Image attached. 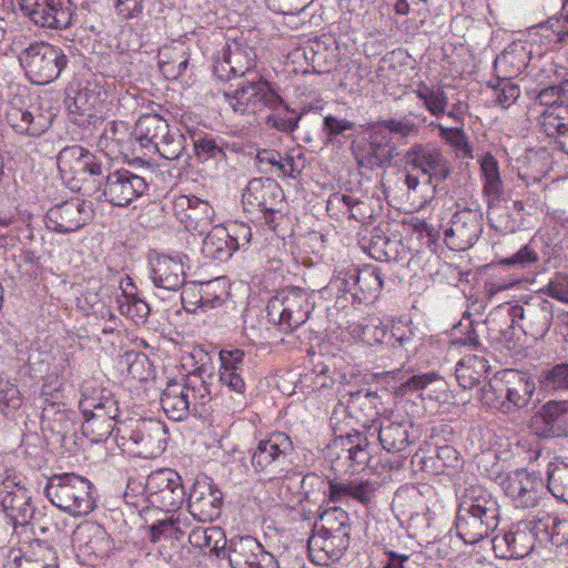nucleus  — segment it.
<instances>
[{
  "instance_id": "f257e3e1",
  "label": "nucleus",
  "mask_w": 568,
  "mask_h": 568,
  "mask_svg": "<svg viewBox=\"0 0 568 568\" xmlns=\"http://www.w3.org/2000/svg\"><path fill=\"white\" fill-rule=\"evenodd\" d=\"M351 521L341 507L326 509L315 523L308 538L312 560L320 566H328L342 558L349 547Z\"/></svg>"
},
{
  "instance_id": "f03ea898",
  "label": "nucleus",
  "mask_w": 568,
  "mask_h": 568,
  "mask_svg": "<svg viewBox=\"0 0 568 568\" xmlns=\"http://www.w3.org/2000/svg\"><path fill=\"white\" fill-rule=\"evenodd\" d=\"M92 483L74 473L52 475L44 495L57 508L74 516H87L95 508Z\"/></svg>"
},
{
  "instance_id": "7ed1b4c3",
  "label": "nucleus",
  "mask_w": 568,
  "mask_h": 568,
  "mask_svg": "<svg viewBox=\"0 0 568 568\" xmlns=\"http://www.w3.org/2000/svg\"><path fill=\"white\" fill-rule=\"evenodd\" d=\"M166 427L159 419H138L120 424L115 440L122 450L141 458L161 455L166 447Z\"/></svg>"
},
{
  "instance_id": "20e7f679",
  "label": "nucleus",
  "mask_w": 568,
  "mask_h": 568,
  "mask_svg": "<svg viewBox=\"0 0 568 568\" xmlns=\"http://www.w3.org/2000/svg\"><path fill=\"white\" fill-rule=\"evenodd\" d=\"M310 294L297 286H287L272 297L266 306L267 318L283 333L302 326L313 311Z\"/></svg>"
},
{
  "instance_id": "39448f33",
  "label": "nucleus",
  "mask_w": 568,
  "mask_h": 568,
  "mask_svg": "<svg viewBox=\"0 0 568 568\" xmlns=\"http://www.w3.org/2000/svg\"><path fill=\"white\" fill-rule=\"evenodd\" d=\"M251 464L256 474L273 479L293 464V442L282 432L272 433L250 450Z\"/></svg>"
},
{
  "instance_id": "423d86ee",
  "label": "nucleus",
  "mask_w": 568,
  "mask_h": 568,
  "mask_svg": "<svg viewBox=\"0 0 568 568\" xmlns=\"http://www.w3.org/2000/svg\"><path fill=\"white\" fill-rule=\"evenodd\" d=\"M67 61L61 48L47 42L31 43L19 54L20 65L27 77L39 85L54 81L65 68Z\"/></svg>"
},
{
  "instance_id": "0eeeda50",
  "label": "nucleus",
  "mask_w": 568,
  "mask_h": 568,
  "mask_svg": "<svg viewBox=\"0 0 568 568\" xmlns=\"http://www.w3.org/2000/svg\"><path fill=\"white\" fill-rule=\"evenodd\" d=\"M329 287L348 293L358 303H373L383 288V274L376 266L365 265L358 268L351 265L335 272Z\"/></svg>"
},
{
  "instance_id": "6e6552de",
  "label": "nucleus",
  "mask_w": 568,
  "mask_h": 568,
  "mask_svg": "<svg viewBox=\"0 0 568 568\" xmlns=\"http://www.w3.org/2000/svg\"><path fill=\"white\" fill-rule=\"evenodd\" d=\"M145 501L162 511H175L185 501L186 491L182 477L171 468L152 471L144 483Z\"/></svg>"
},
{
  "instance_id": "1a4fd4ad",
  "label": "nucleus",
  "mask_w": 568,
  "mask_h": 568,
  "mask_svg": "<svg viewBox=\"0 0 568 568\" xmlns=\"http://www.w3.org/2000/svg\"><path fill=\"white\" fill-rule=\"evenodd\" d=\"M0 507L14 527L29 524L36 511L22 477L12 469L0 474Z\"/></svg>"
},
{
  "instance_id": "9d476101",
  "label": "nucleus",
  "mask_w": 568,
  "mask_h": 568,
  "mask_svg": "<svg viewBox=\"0 0 568 568\" xmlns=\"http://www.w3.org/2000/svg\"><path fill=\"white\" fill-rule=\"evenodd\" d=\"M225 100L240 114H254L266 106L277 109L282 103L280 95L262 79L245 78L236 84L233 91H224Z\"/></svg>"
},
{
  "instance_id": "9b49d317",
  "label": "nucleus",
  "mask_w": 568,
  "mask_h": 568,
  "mask_svg": "<svg viewBox=\"0 0 568 568\" xmlns=\"http://www.w3.org/2000/svg\"><path fill=\"white\" fill-rule=\"evenodd\" d=\"M283 192L272 179L255 178L248 181L242 192V205L250 214H260L264 224L274 229Z\"/></svg>"
},
{
  "instance_id": "f8f14e48",
  "label": "nucleus",
  "mask_w": 568,
  "mask_h": 568,
  "mask_svg": "<svg viewBox=\"0 0 568 568\" xmlns=\"http://www.w3.org/2000/svg\"><path fill=\"white\" fill-rule=\"evenodd\" d=\"M507 313L511 325H517L526 335L542 338L554 320V305L541 296H532L523 303L509 304Z\"/></svg>"
},
{
  "instance_id": "ddd939ff",
  "label": "nucleus",
  "mask_w": 568,
  "mask_h": 568,
  "mask_svg": "<svg viewBox=\"0 0 568 568\" xmlns=\"http://www.w3.org/2000/svg\"><path fill=\"white\" fill-rule=\"evenodd\" d=\"M394 145L387 132L381 125L373 124L365 136L354 140L351 152L359 169L374 171L388 166L394 158Z\"/></svg>"
},
{
  "instance_id": "4468645a",
  "label": "nucleus",
  "mask_w": 568,
  "mask_h": 568,
  "mask_svg": "<svg viewBox=\"0 0 568 568\" xmlns=\"http://www.w3.org/2000/svg\"><path fill=\"white\" fill-rule=\"evenodd\" d=\"M372 435L377 433L381 446L388 453L403 457L409 454V447L419 438V428L412 418L402 413H392L377 420Z\"/></svg>"
},
{
  "instance_id": "2eb2a0df",
  "label": "nucleus",
  "mask_w": 568,
  "mask_h": 568,
  "mask_svg": "<svg viewBox=\"0 0 568 568\" xmlns=\"http://www.w3.org/2000/svg\"><path fill=\"white\" fill-rule=\"evenodd\" d=\"M404 162L412 170L427 176L434 189L450 176V163L440 146L433 142H415L404 154Z\"/></svg>"
},
{
  "instance_id": "dca6fc26",
  "label": "nucleus",
  "mask_w": 568,
  "mask_h": 568,
  "mask_svg": "<svg viewBox=\"0 0 568 568\" xmlns=\"http://www.w3.org/2000/svg\"><path fill=\"white\" fill-rule=\"evenodd\" d=\"M483 213L477 209L457 210L443 227L447 247L456 252L473 247L483 233Z\"/></svg>"
},
{
  "instance_id": "f3484780",
  "label": "nucleus",
  "mask_w": 568,
  "mask_h": 568,
  "mask_svg": "<svg viewBox=\"0 0 568 568\" xmlns=\"http://www.w3.org/2000/svg\"><path fill=\"white\" fill-rule=\"evenodd\" d=\"M24 16L41 28L67 29L74 17L71 0H19Z\"/></svg>"
},
{
  "instance_id": "a211bd4d",
  "label": "nucleus",
  "mask_w": 568,
  "mask_h": 568,
  "mask_svg": "<svg viewBox=\"0 0 568 568\" xmlns=\"http://www.w3.org/2000/svg\"><path fill=\"white\" fill-rule=\"evenodd\" d=\"M225 556L232 568H280L275 556L250 535L231 538Z\"/></svg>"
},
{
  "instance_id": "6ab92c4d",
  "label": "nucleus",
  "mask_w": 568,
  "mask_h": 568,
  "mask_svg": "<svg viewBox=\"0 0 568 568\" xmlns=\"http://www.w3.org/2000/svg\"><path fill=\"white\" fill-rule=\"evenodd\" d=\"M94 210L91 202L71 199L52 206L45 214L47 229L61 234L73 233L82 229L93 219Z\"/></svg>"
},
{
  "instance_id": "aec40b11",
  "label": "nucleus",
  "mask_w": 568,
  "mask_h": 568,
  "mask_svg": "<svg viewBox=\"0 0 568 568\" xmlns=\"http://www.w3.org/2000/svg\"><path fill=\"white\" fill-rule=\"evenodd\" d=\"M256 53L248 44L239 40H227L221 58L214 61L213 72L222 81L232 78L243 79L255 68Z\"/></svg>"
},
{
  "instance_id": "412c9836",
  "label": "nucleus",
  "mask_w": 568,
  "mask_h": 568,
  "mask_svg": "<svg viewBox=\"0 0 568 568\" xmlns=\"http://www.w3.org/2000/svg\"><path fill=\"white\" fill-rule=\"evenodd\" d=\"M149 189L144 178L129 171L115 170L106 175L102 186L105 201L114 206H128Z\"/></svg>"
},
{
  "instance_id": "4be33fe9",
  "label": "nucleus",
  "mask_w": 568,
  "mask_h": 568,
  "mask_svg": "<svg viewBox=\"0 0 568 568\" xmlns=\"http://www.w3.org/2000/svg\"><path fill=\"white\" fill-rule=\"evenodd\" d=\"M500 486L516 508L537 506L542 483L535 474L526 469H516L501 478Z\"/></svg>"
},
{
  "instance_id": "5701e85b",
  "label": "nucleus",
  "mask_w": 568,
  "mask_h": 568,
  "mask_svg": "<svg viewBox=\"0 0 568 568\" xmlns=\"http://www.w3.org/2000/svg\"><path fill=\"white\" fill-rule=\"evenodd\" d=\"M530 428L540 438L568 436V400H549L531 417Z\"/></svg>"
},
{
  "instance_id": "b1692460",
  "label": "nucleus",
  "mask_w": 568,
  "mask_h": 568,
  "mask_svg": "<svg viewBox=\"0 0 568 568\" xmlns=\"http://www.w3.org/2000/svg\"><path fill=\"white\" fill-rule=\"evenodd\" d=\"M491 542L496 556L504 559L525 557L536 546L535 538L523 520L513 524L508 530L498 531Z\"/></svg>"
},
{
  "instance_id": "393cba45",
  "label": "nucleus",
  "mask_w": 568,
  "mask_h": 568,
  "mask_svg": "<svg viewBox=\"0 0 568 568\" xmlns=\"http://www.w3.org/2000/svg\"><path fill=\"white\" fill-rule=\"evenodd\" d=\"M99 95L94 89L77 91L73 98L67 100L69 120L83 130L102 124V102Z\"/></svg>"
},
{
  "instance_id": "a878e982",
  "label": "nucleus",
  "mask_w": 568,
  "mask_h": 568,
  "mask_svg": "<svg viewBox=\"0 0 568 568\" xmlns=\"http://www.w3.org/2000/svg\"><path fill=\"white\" fill-rule=\"evenodd\" d=\"M190 514L201 523H211L222 513L223 494L206 480L194 483L187 499Z\"/></svg>"
},
{
  "instance_id": "bb28decb",
  "label": "nucleus",
  "mask_w": 568,
  "mask_h": 568,
  "mask_svg": "<svg viewBox=\"0 0 568 568\" xmlns=\"http://www.w3.org/2000/svg\"><path fill=\"white\" fill-rule=\"evenodd\" d=\"M173 210L176 219L187 231L203 234L213 222V207L207 201L196 196H179L174 201Z\"/></svg>"
},
{
  "instance_id": "cd10ccee",
  "label": "nucleus",
  "mask_w": 568,
  "mask_h": 568,
  "mask_svg": "<svg viewBox=\"0 0 568 568\" xmlns=\"http://www.w3.org/2000/svg\"><path fill=\"white\" fill-rule=\"evenodd\" d=\"M534 387L528 383L519 382L510 387L501 382L489 383L484 387V400L494 408L509 413L515 408L524 407L529 400Z\"/></svg>"
},
{
  "instance_id": "c85d7f7f",
  "label": "nucleus",
  "mask_w": 568,
  "mask_h": 568,
  "mask_svg": "<svg viewBox=\"0 0 568 568\" xmlns=\"http://www.w3.org/2000/svg\"><path fill=\"white\" fill-rule=\"evenodd\" d=\"M467 509H470L475 515L490 526L494 530L497 529L500 519V506L497 498L487 488L473 485L465 488L458 498Z\"/></svg>"
},
{
  "instance_id": "c756f323",
  "label": "nucleus",
  "mask_w": 568,
  "mask_h": 568,
  "mask_svg": "<svg viewBox=\"0 0 568 568\" xmlns=\"http://www.w3.org/2000/svg\"><path fill=\"white\" fill-rule=\"evenodd\" d=\"M151 280L156 287L178 291L185 282V272L180 255L159 254L150 261Z\"/></svg>"
},
{
  "instance_id": "7c9ffc66",
  "label": "nucleus",
  "mask_w": 568,
  "mask_h": 568,
  "mask_svg": "<svg viewBox=\"0 0 568 568\" xmlns=\"http://www.w3.org/2000/svg\"><path fill=\"white\" fill-rule=\"evenodd\" d=\"M169 130V123L161 115L142 114L132 133L133 151H136L138 144L143 155L151 154L156 149V144L168 135Z\"/></svg>"
},
{
  "instance_id": "2f4dec72",
  "label": "nucleus",
  "mask_w": 568,
  "mask_h": 568,
  "mask_svg": "<svg viewBox=\"0 0 568 568\" xmlns=\"http://www.w3.org/2000/svg\"><path fill=\"white\" fill-rule=\"evenodd\" d=\"M191 395H195V389L191 383L172 381L168 383L161 395V406L166 416L175 422H182L189 417L197 407H191Z\"/></svg>"
},
{
  "instance_id": "473e14b6",
  "label": "nucleus",
  "mask_w": 568,
  "mask_h": 568,
  "mask_svg": "<svg viewBox=\"0 0 568 568\" xmlns=\"http://www.w3.org/2000/svg\"><path fill=\"white\" fill-rule=\"evenodd\" d=\"M7 121L16 133L31 138L42 135L52 123L51 115L42 112L39 106H12L7 112Z\"/></svg>"
},
{
  "instance_id": "72a5a7b5",
  "label": "nucleus",
  "mask_w": 568,
  "mask_h": 568,
  "mask_svg": "<svg viewBox=\"0 0 568 568\" xmlns=\"http://www.w3.org/2000/svg\"><path fill=\"white\" fill-rule=\"evenodd\" d=\"M488 221L490 226L500 233H514L524 224L525 206L521 201L500 203L499 200L487 199Z\"/></svg>"
},
{
  "instance_id": "f704fd0d",
  "label": "nucleus",
  "mask_w": 568,
  "mask_h": 568,
  "mask_svg": "<svg viewBox=\"0 0 568 568\" xmlns=\"http://www.w3.org/2000/svg\"><path fill=\"white\" fill-rule=\"evenodd\" d=\"M530 59V44L514 41L495 59L494 70L498 77L516 78L528 67Z\"/></svg>"
},
{
  "instance_id": "c9c22d12",
  "label": "nucleus",
  "mask_w": 568,
  "mask_h": 568,
  "mask_svg": "<svg viewBox=\"0 0 568 568\" xmlns=\"http://www.w3.org/2000/svg\"><path fill=\"white\" fill-rule=\"evenodd\" d=\"M388 223L372 229L361 240V246L372 258L379 262L396 261L399 255L400 241L387 235Z\"/></svg>"
},
{
  "instance_id": "e433bc0d",
  "label": "nucleus",
  "mask_w": 568,
  "mask_h": 568,
  "mask_svg": "<svg viewBox=\"0 0 568 568\" xmlns=\"http://www.w3.org/2000/svg\"><path fill=\"white\" fill-rule=\"evenodd\" d=\"M455 529L457 536L468 545H475L495 531L462 501L458 503Z\"/></svg>"
},
{
  "instance_id": "4c0bfd02",
  "label": "nucleus",
  "mask_w": 568,
  "mask_h": 568,
  "mask_svg": "<svg viewBox=\"0 0 568 568\" xmlns=\"http://www.w3.org/2000/svg\"><path fill=\"white\" fill-rule=\"evenodd\" d=\"M488 359L481 355H465L455 367V376L465 389H470L487 378Z\"/></svg>"
},
{
  "instance_id": "58836bf2",
  "label": "nucleus",
  "mask_w": 568,
  "mask_h": 568,
  "mask_svg": "<svg viewBox=\"0 0 568 568\" xmlns=\"http://www.w3.org/2000/svg\"><path fill=\"white\" fill-rule=\"evenodd\" d=\"M348 399V407L357 424L366 427L368 422L375 423V417L378 415V407L382 404L381 398L375 392L368 389H358L356 392L346 393Z\"/></svg>"
},
{
  "instance_id": "ea45409f",
  "label": "nucleus",
  "mask_w": 568,
  "mask_h": 568,
  "mask_svg": "<svg viewBox=\"0 0 568 568\" xmlns=\"http://www.w3.org/2000/svg\"><path fill=\"white\" fill-rule=\"evenodd\" d=\"M413 93L430 115L436 119L445 115L446 109L449 106L445 85L427 84L425 81H419L413 89Z\"/></svg>"
},
{
  "instance_id": "a19ab883",
  "label": "nucleus",
  "mask_w": 568,
  "mask_h": 568,
  "mask_svg": "<svg viewBox=\"0 0 568 568\" xmlns=\"http://www.w3.org/2000/svg\"><path fill=\"white\" fill-rule=\"evenodd\" d=\"M426 121L427 116L423 113L408 112L399 118L378 121L376 125H381V130L399 139H414L420 134L422 124H425Z\"/></svg>"
},
{
  "instance_id": "79ce46f5",
  "label": "nucleus",
  "mask_w": 568,
  "mask_h": 568,
  "mask_svg": "<svg viewBox=\"0 0 568 568\" xmlns=\"http://www.w3.org/2000/svg\"><path fill=\"white\" fill-rule=\"evenodd\" d=\"M229 241L230 235L223 225L213 226L203 239L201 251L209 260L225 262L234 254Z\"/></svg>"
},
{
  "instance_id": "37998d69",
  "label": "nucleus",
  "mask_w": 568,
  "mask_h": 568,
  "mask_svg": "<svg viewBox=\"0 0 568 568\" xmlns=\"http://www.w3.org/2000/svg\"><path fill=\"white\" fill-rule=\"evenodd\" d=\"M189 541L193 547L207 549L217 557H225L229 544L223 529L216 526L193 528L189 535Z\"/></svg>"
},
{
  "instance_id": "c03bdc74",
  "label": "nucleus",
  "mask_w": 568,
  "mask_h": 568,
  "mask_svg": "<svg viewBox=\"0 0 568 568\" xmlns=\"http://www.w3.org/2000/svg\"><path fill=\"white\" fill-rule=\"evenodd\" d=\"M481 178L484 181L483 194L487 199L500 200L504 193V184L500 178L497 159L489 152L479 160Z\"/></svg>"
},
{
  "instance_id": "a18cd8bd",
  "label": "nucleus",
  "mask_w": 568,
  "mask_h": 568,
  "mask_svg": "<svg viewBox=\"0 0 568 568\" xmlns=\"http://www.w3.org/2000/svg\"><path fill=\"white\" fill-rule=\"evenodd\" d=\"M159 67L169 79H178L184 74L189 55L182 45L163 47L159 50Z\"/></svg>"
},
{
  "instance_id": "49530a36",
  "label": "nucleus",
  "mask_w": 568,
  "mask_h": 568,
  "mask_svg": "<svg viewBox=\"0 0 568 568\" xmlns=\"http://www.w3.org/2000/svg\"><path fill=\"white\" fill-rule=\"evenodd\" d=\"M227 296V285L223 277H216L199 285V300L195 304L204 310L215 308L223 304Z\"/></svg>"
},
{
  "instance_id": "de8ad7c7",
  "label": "nucleus",
  "mask_w": 568,
  "mask_h": 568,
  "mask_svg": "<svg viewBox=\"0 0 568 568\" xmlns=\"http://www.w3.org/2000/svg\"><path fill=\"white\" fill-rule=\"evenodd\" d=\"M346 440L351 445L346 449L347 459L351 462V473H358L367 466L371 459L368 440L366 437H362V434L358 430H355L353 434L346 433Z\"/></svg>"
},
{
  "instance_id": "09e8293b",
  "label": "nucleus",
  "mask_w": 568,
  "mask_h": 568,
  "mask_svg": "<svg viewBox=\"0 0 568 568\" xmlns=\"http://www.w3.org/2000/svg\"><path fill=\"white\" fill-rule=\"evenodd\" d=\"M329 424L334 434L339 438H346V433H349V428L355 433L354 425L357 424L352 413V408L348 407V399L346 394L342 396L338 403L334 406V409L329 417Z\"/></svg>"
},
{
  "instance_id": "8fccbe9b",
  "label": "nucleus",
  "mask_w": 568,
  "mask_h": 568,
  "mask_svg": "<svg viewBox=\"0 0 568 568\" xmlns=\"http://www.w3.org/2000/svg\"><path fill=\"white\" fill-rule=\"evenodd\" d=\"M83 416H93L98 419L114 422L119 414L118 403L112 397H104L98 402L94 398H85L80 403Z\"/></svg>"
},
{
  "instance_id": "3c124183",
  "label": "nucleus",
  "mask_w": 568,
  "mask_h": 568,
  "mask_svg": "<svg viewBox=\"0 0 568 568\" xmlns=\"http://www.w3.org/2000/svg\"><path fill=\"white\" fill-rule=\"evenodd\" d=\"M557 515L546 511L538 510L529 518L523 520L527 525V528L535 538V544L547 545L549 541V534L554 524L556 523Z\"/></svg>"
},
{
  "instance_id": "603ef678",
  "label": "nucleus",
  "mask_w": 568,
  "mask_h": 568,
  "mask_svg": "<svg viewBox=\"0 0 568 568\" xmlns=\"http://www.w3.org/2000/svg\"><path fill=\"white\" fill-rule=\"evenodd\" d=\"M540 129L548 136H556L558 149L568 155V114L560 116L548 113L540 121Z\"/></svg>"
},
{
  "instance_id": "864d4df0",
  "label": "nucleus",
  "mask_w": 568,
  "mask_h": 568,
  "mask_svg": "<svg viewBox=\"0 0 568 568\" xmlns=\"http://www.w3.org/2000/svg\"><path fill=\"white\" fill-rule=\"evenodd\" d=\"M532 241L521 246L516 253L513 255L501 258L498 262L499 266H505L514 271H524L531 268L532 266H537L539 264L540 257Z\"/></svg>"
},
{
  "instance_id": "5fc2aeb1",
  "label": "nucleus",
  "mask_w": 568,
  "mask_h": 568,
  "mask_svg": "<svg viewBox=\"0 0 568 568\" xmlns=\"http://www.w3.org/2000/svg\"><path fill=\"white\" fill-rule=\"evenodd\" d=\"M548 489L558 499L568 503V464L557 462L548 467Z\"/></svg>"
},
{
  "instance_id": "6e6d98bb",
  "label": "nucleus",
  "mask_w": 568,
  "mask_h": 568,
  "mask_svg": "<svg viewBox=\"0 0 568 568\" xmlns=\"http://www.w3.org/2000/svg\"><path fill=\"white\" fill-rule=\"evenodd\" d=\"M539 382L547 390H568V362L556 364L542 371Z\"/></svg>"
},
{
  "instance_id": "4d7b16f0",
  "label": "nucleus",
  "mask_w": 568,
  "mask_h": 568,
  "mask_svg": "<svg viewBox=\"0 0 568 568\" xmlns=\"http://www.w3.org/2000/svg\"><path fill=\"white\" fill-rule=\"evenodd\" d=\"M184 149V135L178 130L170 129L168 135L156 144V149L152 153H159L163 159L174 161L182 155Z\"/></svg>"
},
{
  "instance_id": "13d9d810",
  "label": "nucleus",
  "mask_w": 568,
  "mask_h": 568,
  "mask_svg": "<svg viewBox=\"0 0 568 568\" xmlns=\"http://www.w3.org/2000/svg\"><path fill=\"white\" fill-rule=\"evenodd\" d=\"M511 79L497 75L495 81L488 82V87L494 90L496 103L503 108L510 106L520 95L519 87Z\"/></svg>"
},
{
  "instance_id": "bf43d9fd",
  "label": "nucleus",
  "mask_w": 568,
  "mask_h": 568,
  "mask_svg": "<svg viewBox=\"0 0 568 568\" xmlns=\"http://www.w3.org/2000/svg\"><path fill=\"white\" fill-rule=\"evenodd\" d=\"M84 422L82 423V433L92 443H100L109 438L113 432L116 433L113 422H106L104 419H98L93 416H83Z\"/></svg>"
},
{
  "instance_id": "052dcab7",
  "label": "nucleus",
  "mask_w": 568,
  "mask_h": 568,
  "mask_svg": "<svg viewBox=\"0 0 568 568\" xmlns=\"http://www.w3.org/2000/svg\"><path fill=\"white\" fill-rule=\"evenodd\" d=\"M438 129L439 136L448 142L454 149L471 156L473 148L468 142L464 126H444L442 123H430Z\"/></svg>"
},
{
  "instance_id": "680f3d73",
  "label": "nucleus",
  "mask_w": 568,
  "mask_h": 568,
  "mask_svg": "<svg viewBox=\"0 0 568 568\" xmlns=\"http://www.w3.org/2000/svg\"><path fill=\"white\" fill-rule=\"evenodd\" d=\"M85 151L87 149L77 144L63 148L57 156L60 172L75 173L79 168L78 163L82 161Z\"/></svg>"
},
{
  "instance_id": "e2e57ef3",
  "label": "nucleus",
  "mask_w": 568,
  "mask_h": 568,
  "mask_svg": "<svg viewBox=\"0 0 568 568\" xmlns=\"http://www.w3.org/2000/svg\"><path fill=\"white\" fill-rule=\"evenodd\" d=\"M125 301L121 303L120 308L134 321H145L150 314L149 304L134 294L124 293Z\"/></svg>"
},
{
  "instance_id": "0e129e2a",
  "label": "nucleus",
  "mask_w": 568,
  "mask_h": 568,
  "mask_svg": "<svg viewBox=\"0 0 568 568\" xmlns=\"http://www.w3.org/2000/svg\"><path fill=\"white\" fill-rule=\"evenodd\" d=\"M355 123L347 119L337 118L328 114L323 119V132L328 142H333L338 135L346 136L347 131H353Z\"/></svg>"
},
{
  "instance_id": "69168bd1",
  "label": "nucleus",
  "mask_w": 568,
  "mask_h": 568,
  "mask_svg": "<svg viewBox=\"0 0 568 568\" xmlns=\"http://www.w3.org/2000/svg\"><path fill=\"white\" fill-rule=\"evenodd\" d=\"M22 404L20 390L13 384L6 383L0 386V410L10 415L18 410Z\"/></svg>"
},
{
  "instance_id": "338daca9",
  "label": "nucleus",
  "mask_w": 568,
  "mask_h": 568,
  "mask_svg": "<svg viewBox=\"0 0 568 568\" xmlns=\"http://www.w3.org/2000/svg\"><path fill=\"white\" fill-rule=\"evenodd\" d=\"M542 291L548 296L568 304V275L556 273Z\"/></svg>"
},
{
  "instance_id": "774afa93",
  "label": "nucleus",
  "mask_w": 568,
  "mask_h": 568,
  "mask_svg": "<svg viewBox=\"0 0 568 568\" xmlns=\"http://www.w3.org/2000/svg\"><path fill=\"white\" fill-rule=\"evenodd\" d=\"M540 28H548L557 36L558 41H564L568 37V3H566L561 11L550 17L546 22L539 24Z\"/></svg>"
}]
</instances>
